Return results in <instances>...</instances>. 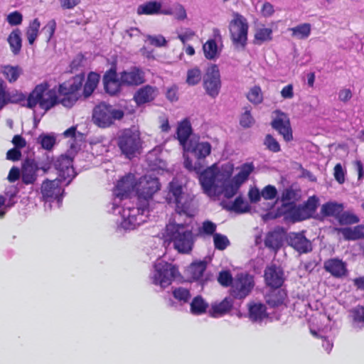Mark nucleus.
Wrapping results in <instances>:
<instances>
[{
  "label": "nucleus",
  "instance_id": "1",
  "mask_svg": "<svg viewBox=\"0 0 364 364\" xmlns=\"http://www.w3.org/2000/svg\"><path fill=\"white\" fill-rule=\"evenodd\" d=\"M85 80L84 74L76 75L70 80L59 84L58 90L55 87L48 90L47 83H41L35 87L28 95L26 107L34 108L38 104L41 109L48 111L56 105L72 107L80 97L81 90Z\"/></svg>",
  "mask_w": 364,
  "mask_h": 364
},
{
  "label": "nucleus",
  "instance_id": "2",
  "mask_svg": "<svg viewBox=\"0 0 364 364\" xmlns=\"http://www.w3.org/2000/svg\"><path fill=\"white\" fill-rule=\"evenodd\" d=\"M161 185L158 178L151 175L141 177L136 186L138 198L136 206L129 202L122 207L120 226L125 230H132L146 221L149 212V200L160 189Z\"/></svg>",
  "mask_w": 364,
  "mask_h": 364
},
{
  "label": "nucleus",
  "instance_id": "3",
  "mask_svg": "<svg viewBox=\"0 0 364 364\" xmlns=\"http://www.w3.org/2000/svg\"><path fill=\"white\" fill-rule=\"evenodd\" d=\"M197 236L187 223H177L175 221H170L163 233L164 240L172 242L173 247L183 254L192 251Z\"/></svg>",
  "mask_w": 364,
  "mask_h": 364
},
{
  "label": "nucleus",
  "instance_id": "4",
  "mask_svg": "<svg viewBox=\"0 0 364 364\" xmlns=\"http://www.w3.org/2000/svg\"><path fill=\"white\" fill-rule=\"evenodd\" d=\"M166 200L176 205V211L180 215H185L190 218L194 215L193 197L183 191V186L177 180L173 179L170 182Z\"/></svg>",
  "mask_w": 364,
  "mask_h": 364
},
{
  "label": "nucleus",
  "instance_id": "5",
  "mask_svg": "<svg viewBox=\"0 0 364 364\" xmlns=\"http://www.w3.org/2000/svg\"><path fill=\"white\" fill-rule=\"evenodd\" d=\"M181 276L178 267L164 260H157L150 274L151 283L164 289Z\"/></svg>",
  "mask_w": 364,
  "mask_h": 364
},
{
  "label": "nucleus",
  "instance_id": "6",
  "mask_svg": "<svg viewBox=\"0 0 364 364\" xmlns=\"http://www.w3.org/2000/svg\"><path fill=\"white\" fill-rule=\"evenodd\" d=\"M124 113L122 110L115 109L113 106L101 102L96 105L92 110V122L100 128H107L112 126L116 120L123 118Z\"/></svg>",
  "mask_w": 364,
  "mask_h": 364
},
{
  "label": "nucleus",
  "instance_id": "7",
  "mask_svg": "<svg viewBox=\"0 0 364 364\" xmlns=\"http://www.w3.org/2000/svg\"><path fill=\"white\" fill-rule=\"evenodd\" d=\"M136 186L133 176H127L120 179L113 191L114 198L112 203V210L109 212L122 215V208H120V204L124 199L129 198V194L136 188Z\"/></svg>",
  "mask_w": 364,
  "mask_h": 364
},
{
  "label": "nucleus",
  "instance_id": "8",
  "mask_svg": "<svg viewBox=\"0 0 364 364\" xmlns=\"http://www.w3.org/2000/svg\"><path fill=\"white\" fill-rule=\"evenodd\" d=\"M117 145L127 158L132 159L141 147V139L139 132L131 129L123 130L118 136Z\"/></svg>",
  "mask_w": 364,
  "mask_h": 364
},
{
  "label": "nucleus",
  "instance_id": "9",
  "mask_svg": "<svg viewBox=\"0 0 364 364\" xmlns=\"http://www.w3.org/2000/svg\"><path fill=\"white\" fill-rule=\"evenodd\" d=\"M63 181L55 178L54 180L46 179L41 185V194L45 202L46 208L51 209V203L56 202L58 207L60 206L65 191L60 183Z\"/></svg>",
  "mask_w": 364,
  "mask_h": 364
},
{
  "label": "nucleus",
  "instance_id": "10",
  "mask_svg": "<svg viewBox=\"0 0 364 364\" xmlns=\"http://www.w3.org/2000/svg\"><path fill=\"white\" fill-rule=\"evenodd\" d=\"M45 163H50V168L53 166L58 171V179L63 181L68 180L66 186L69 185L76 176L73 166V158L70 156L62 154L55 159L47 157Z\"/></svg>",
  "mask_w": 364,
  "mask_h": 364
},
{
  "label": "nucleus",
  "instance_id": "11",
  "mask_svg": "<svg viewBox=\"0 0 364 364\" xmlns=\"http://www.w3.org/2000/svg\"><path fill=\"white\" fill-rule=\"evenodd\" d=\"M248 23L247 20L240 14L230 23V38L237 48L245 49L247 45Z\"/></svg>",
  "mask_w": 364,
  "mask_h": 364
},
{
  "label": "nucleus",
  "instance_id": "12",
  "mask_svg": "<svg viewBox=\"0 0 364 364\" xmlns=\"http://www.w3.org/2000/svg\"><path fill=\"white\" fill-rule=\"evenodd\" d=\"M253 277L247 274H237L230 289V295L237 299H242L250 294L254 287Z\"/></svg>",
  "mask_w": 364,
  "mask_h": 364
},
{
  "label": "nucleus",
  "instance_id": "13",
  "mask_svg": "<svg viewBox=\"0 0 364 364\" xmlns=\"http://www.w3.org/2000/svg\"><path fill=\"white\" fill-rule=\"evenodd\" d=\"M50 168V163H38L35 159H26L22 165L21 180L25 184H33L37 179L36 172L42 170L46 173Z\"/></svg>",
  "mask_w": 364,
  "mask_h": 364
},
{
  "label": "nucleus",
  "instance_id": "14",
  "mask_svg": "<svg viewBox=\"0 0 364 364\" xmlns=\"http://www.w3.org/2000/svg\"><path fill=\"white\" fill-rule=\"evenodd\" d=\"M203 87L210 97L215 98L221 88L220 74L218 66L215 64L208 68L203 77Z\"/></svg>",
  "mask_w": 364,
  "mask_h": 364
},
{
  "label": "nucleus",
  "instance_id": "15",
  "mask_svg": "<svg viewBox=\"0 0 364 364\" xmlns=\"http://www.w3.org/2000/svg\"><path fill=\"white\" fill-rule=\"evenodd\" d=\"M224 173L225 171H220L214 168L213 166L203 170L199 175V181L204 192L210 194L213 191L214 193L218 183L224 178Z\"/></svg>",
  "mask_w": 364,
  "mask_h": 364
},
{
  "label": "nucleus",
  "instance_id": "16",
  "mask_svg": "<svg viewBox=\"0 0 364 364\" xmlns=\"http://www.w3.org/2000/svg\"><path fill=\"white\" fill-rule=\"evenodd\" d=\"M102 83L105 92L109 96H117L122 92V87L124 86L121 83V77L117 75V67L115 65L111 66L103 75Z\"/></svg>",
  "mask_w": 364,
  "mask_h": 364
},
{
  "label": "nucleus",
  "instance_id": "17",
  "mask_svg": "<svg viewBox=\"0 0 364 364\" xmlns=\"http://www.w3.org/2000/svg\"><path fill=\"white\" fill-rule=\"evenodd\" d=\"M286 241L288 245L291 247L294 250L301 254H307L313 250L311 242L307 239L304 235V232H290L286 237Z\"/></svg>",
  "mask_w": 364,
  "mask_h": 364
},
{
  "label": "nucleus",
  "instance_id": "18",
  "mask_svg": "<svg viewBox=\"0 0 364 364\" xmlns=\"http://www.w3.org/2000/svg\"><path fill=\"white\" fill-rule=\"evenodd\" d=\"M231 172L225 171L223 180L218 183V188H215V195L219 196L223 194L225 198L229 199L232 198L237 193L242 185L238 181L233 177L230 179Z\"/></svg>",
  "mask_w": 364,
  "mask_h": 364
},
{
  "label": "nucleus",
  "instance_id": "19",
  "mask_svg": "<svg viewBox=\"0 0 364 364\" xmlns=\"http://www.w3.org/2000/svg\"><path fill=\"white\" fill-rule=\"evenodd\" d=\"M275 112L277 117L272 121V127L282 135L284 141H291L293 139L292 129L288 116L279 109L276 110Z\"/></svg>",
  "mask_w": 364,
  "mask_h": 364
},
{
  "label": "nucleus",
  "instance_id": "20",
  "mask_svg": "<svg viewBox=\"0 0 364 364\" xmlns=\"http://www.w3.org/2000/svg\"><path fill=\"white\" fill-rule=\"evenodd\" d=\"M121 83L127 87H136L145 82V73L139 67L133 66L119 73Z\"/></svg>",
  "mask_w": 364,
  "mask_h": 364
},
{
  "label": "nucleus",
  "instance_id": "21",
  "mask_svg": "<svg viewBox=\"0 0 364 364\" xmlns=\"http://www.w3.org/2000/svg\"><path fill=\"white\" fill-rule=\"evenodd\" d=\"M185 151L196 159H205L210 154L211 145L209 142H199L198 139L191 138L184 146Z\"/></svg>",
  "mask_w": 364,
  "mask_h": 364
},
{
  "label": "nucleus",
  "instance_id": "22",
  "mask_svg": "<svg viewBox=\"0 0 364 364\" xmlns=\"http://www.w3.org/2000/svg\"><path fill=\"white\" fill-rule=\"evenodd\" d=\"M264 277L265 284L269 287H281L284 282V271L276 264L265 268Z\"/></svg>",
  "mask_w": 364,
  "mask_h": 364
},
{
  "label": "nucleus",
  "instance_id": "23",
  "mask_svg": "<svg viewBox=\"0 0 364 364\" xmlns=\"http://www.w3.org/2000/svg\"><path fill=\"white\" fill-rule=\"evenodd\" d=\"M158 94L156 87L146 85L139 88L134 95V100L138 106L153 101Z\"/></svg>",
  "mask_w": 364,
  "mask_h": 364
},
{
  "label": "nucleus",
  "instance_id": "24",
  "mask_svg": "<svg viewBox=\"0 0 364 364\" xmlns=\"http://www.w3.org/2000/svg\"><path fill=\"white\" fill-rule=\"evenodd\" d=\"M323 268L327 272L337 278L346 276L348 272L346 264L338 258L326 260L323 264Z\"/></svg>",
  "mask_w": 364,
  "mask_h": 364
},
{
  "label": "nucleus",
  "instance_id": "25",
  "mask_svg": "<svg viewBox=\"0 0 364 364\" xmlns=\"http://www.w3.org/2000/svg\"><path fill=\"white\" fill-rule=\"evenodd\" d=\"M232 306L233 299L230 296H227L220 302L212 303L209 309V314L213 318H217L228 314Z\"/></svg>",
  "mask_w": 364,
  "mask_h": 364
},
{
  "label": "nucleus",
  "instance_id": "26",
  "mask_svg": "<svg viewBox=\"0 0 364 364\" xmlns=\"http://www.w3.org/2000/svg\"><path fill=\"white\" fill-rule=\"evenodd\" d=\"M248 316L254 323H261L268 318L267 307L262 303H250L248 304Z\"/></svg>",
  "mask_w": 364,
  "mask_h": 364
},
{
  "label": "nucleus",
  "instance_id": "27",
  "mask_svg": "<svg viewBox=\"0 0 364 364\" xmlns=\"http://www.w3.org/2000/svg\"><path fill=\"white\" fill-rule=\"evenodd\" d=\"M269 293L265 296L267 304L271 307H277L283 304L287 298V291L280 287H271Z\"/></svg>",
  "mask_w": 364,
  "mask_h": 364
},
{
  "label": "nucleus",
  "instance_id": "28",
  "mask_svg": "<svg viewBox=\"0 0 364 364\" xmlns=\"http://www.w3.org/2000/svg\"><path fill=\"white\" fill-rule=\"evenodd\" d=\"M336 230L341 233L346 240H357L364 238V225H359L354 228H337Z\"/></svg>",
  "mask_w": 364,
  "mask_h": 364
},
{
  "label": "nucleus",
  "instance_id": "29",
  "mask_svg": "<svg viewBox=\"0 0 364 364\" xmlns=\"http://www.w3.org/2000/svg\"><path fill=\"white\" fill-rule=\"evenodd\" d=\"M162 6V1L150 0L138 6L136 13L138 15H159Z\"/></svg>",
  "mask_w": 364,
  "mask_h": 364
},
{
  "label": "nucleus",
  "instance_id": "30",
  "mask_svg": "<svg viewBox=\"0 0 364 364\" xmlns=\"http://www.w3.org/2000/svg\"><path fill=\"white\" fill-rule=\"evenodd\" d=\"M207 262L205 261H198L192 262L188 267L187 272L190 274L191 279L194 281L200 280L201 284L204 285L207 282L203 279V275L206 269Z\"/></svg>",
  "mask_w": 364,
  "mask_h": 364
},
{
  "label": "nucleus",
  "instance_id": "31",
  "mask_svg": "<svg viewBox=\"0 0 364 364\" xmlns=\"http://www.w3.org/2000/svg\"><path fill=\"white\" fill-rule=\"evenodd\" d=\"M223 208L229 211H233L236 213H244L250 210L249 204L245 201L241 196H237L233 202H221Z\"/></svg>",
  "mask_w": 364,
  "mask_h": 364
},
{
  "label": "nucleus",
  "instance_id": "32",
  "mask_svg": "<svg viewBox=\"0 0 364 364\" xmlns=\"http://www.w3.org/2000/svg\"><path fill=\"white\" fill-rule=\"evenodd\" d=\"M191 133L192 127L188 119L186 118L178 123L176 134L177 139L181 145L184 146L188 143V139Z\"/></svg>",
  "mask_w": 364,
  "mask_h": 364
},
{
  "label": "nucleus",
  "instance_id": "33",
  "mask_svg": "<svg viewBox=\"0 0 364 364\" xmlns=\"http://www.w3.org/2000/svg\"><path fill=\"white\" fill-rule=\"evenodd\" d=\"M11 50L14 55L21 53L22 47L21 31L19 28L14 29L7 38Z\"/></svg>",
  "mask_w": 364,
  "mask_h": 364
},
{
  "label": "nucleus",
  "instance_id": "34",
  "mask_svg": "<svg viewBox=\"0 0 364 364\" xmlns=\"http://www.w3.org/2000/svg\"><path fill=\"white\" fill-rule=\"evenodd\" d=\"M208 307V303L200 295L195 296L190 303V311L196 316L206 313Z\"/></svg>",
  "mask_w": 364,
  "mask_h": 364
},
{
  "label": "nucleus",
  "instance_id": "35",
  "mask_svg": "<svg viewBox=\"0 0 364 364\" xmlns=\"http://www.w3.org/2000/svg\"><path fill=\"white\" fill-rule=\"evenodd\" d=\"M343 205L336 202H328L324 203L321 210V213L326 217H336L339 218L341 213L343 210Z\"/></svg>",
  "mask_w": 364,
  "mask_h": 364
},
{
  "label": "nucleus",
  "instance_id": "36",
  "mask_svg": "<svg viewBox=\"0 0 364 364\" xmlns=\"http://www.w3.org/2000/svg\"><path fill=\"white\" fill-rule=\"evenodd\" d=\"M100 75L95 72H90L88 74L87 81L83 87V96L85 98L89 97L97 87L100 82Z\"/></svg>",
  "mask_w": 364,
  "mask_h": 364
},
{
  "label": "nucleus",
  "instance_id": "37",
  "mask_svg": "<svg viewBox=\"0 0 364 364\" xmlns=\"http://www.w3.org/2000/svg\"><path fill=\"white\" fill-rule=\"evenodd\" d=\"M264 242L266 247L278 250L282 245V238L278 231H269L267 233Z\"/></svg>",
  "mask_w": 364,
  "mask_h": 364
},
{
  "label": "nucleus",
  "instance_id": "38",
  "mask_svg": "<svg viewBox=\"0 0 364 364\" xmlns=\"http://www.w3.org/2000/svg\"><path fill=\"white\" fill-rule=\"evenodd\" d=\"M353 327L361 329L364 327V307L358 306L350 311Z\"/></svg>",
  "mask_w": 364,
  "mask_h": 364
},
{
  "label": "nucleus",
  "instance_id": "39",
  "mask_svg": "<svg viewBox=\"0 0 364 364\" xmlns=\"http://www.w3.org/2000/svg\"><path fill=\"white\" fill-rule=\"evenodd\" d=\"M204 56L207 60H215L220 55L215 39H209L203 46Z\"/></svg>",
  "mask_w": 364,
  "mask_h": 364
},
{
  "label": "nucleus",
  "instance_id": "40",
  "mask_svg": "<svg viewBox=\"0 0 364 364\" xmlns=\"http://www.w3.org/2000/svg\"><path fill=\"white\" fill-rule=\"evenodd\" d=\"M311 26L310 23H304L290 28L291 36L299 40L306 39L311 34Z\"/></svg>",
  "mask_w": 364,
  "mask_h": 364
},
{
  "label": "nucleus",
  "instance_id": "41",
  "mask_svg": "<svg viewBox=\"0 0 364 364\" xmlns=\"http://www.w3.org/2000/svg\"><path fill=\"white\" fill-rule=\"evenodd\" d=\"M2 73L7 80L12 83L15 82L19 76L23 74V70L18 65H6L2 67Z\"/></svg>",
  "mask_w": 364,
  "mask_h": 364
},
{
  "label": "nucleus",
  "instance_id": "42",
  "mask_svg": "<svg viewBox=\"0 0 364 364\" xmlns=\"http://www.w3.org/2000/svg\"><path fill=\"white\" fill-rule=\"evenodd\" d=\"M255 166L253 163H245L241 166L240 171L234 176L236 181L241 184L248 179L250 173L254 171Z\"/></svg>",
  "mask_w": 364,
  "mask_h": 364
},
{
  "label": "nucleus",
  "instance_id": "43",
  "mask_svg": "<svg viewBox=\"0 0 364 364\" xmlns=\"http://www.w3.org/2000/svg\"><path fill=\"white\" fill-rule=\"evenodd\" d=\"M290 215L294 221H301L312 217L301 205H295L289 210Z\"/></svg>",
  "mask_w": 364,
  "mask_h": 364
},
{
  "label": "nucleus",
  "instance_id": "44",
  "mask_svg": "<svg viewBox=\"0 0 364 364\" xmlns=\"http://www.w3.org/2000/svg\"><path fill=\"white\" fill-rule=\"evenodd\" d=\"M37 142L41 145V147L46 150H50L56 142V139L53 133H42L37 138Z\"/></svg>",
  "mask_w": 364,
  "mask_h": 364
},
{
  "label": "nucleus",
  "instance_id": "45",
  "mask_svg": "<svg viewBox=\"0 0 364 364\" xmlns=\"http://www.w3.org/2000/svg\"><path fill=\"white\" fill-rule=\"evenodd\" d=\"M298 194L291 187L284 188L282 193L280 200L284 207L289 205H294V200L296 199Z\"/></svg>",
  "mask_w": 364,
  "mask_h": 364
},
{
  "label": "nucleus",
  "instance_id": "46",
  "mask_svg": "<svg viewBox=\"0 0 364 364\" xmlns=\"http://www.w3.org/2000/svg\"><path fill=\"white\" fill-rule=\"evenodd\" d=\"M204 161L205 159H196L194 164H193L192 159L189 156H185L184 167L190 171H194L197 173H200L204 170Z\"/></svg>",
  "mask_w": 364,
  "mask_h": 364
},
{
  "label": "nucleus",
  "instance_id": "47",
  "mask_svg": "<svg viewBox=\"0 0 364 364\" xmlns=\"http://www.w3.org/2000/svg\"><path fill=\"white\" fill-rule=\"evenodd\" d=\"M172 294L181 304L188 303L191 298L190 291L183 287L175 288L172 291Z\"/></svg>",
  "mask_w": 364,
  "mask_h": 364
},
{
  "label": "nucleus",
  "instance_id": "48",
  "mask_svg": "<svg viewBox=\"0 0 364 364\" xmlns=\"http://www.w3.org/2000/svg\"><path fill=\"white\" fill-rule=\"evenodd\" d=\"M248 100L254 105H259L263 101V95L259 86H254L247 95Z\"/></svg>",
  "mask_w": 364,
  "mask_h": 364
},
{
  "label": "nucleus",
  "instance_id": "49",
  "mask_svg": "<svg viewBox=\"0 0 364 364\" xmlns=\"http://www.w3.org/2000/svg\"><path fill=\"white\" fill-rule=\"evenodd\" d=\"M213 243L215 248L218 250H224L230 245L228 237L220 233L213 235Z\"/></svg>",
  "mask_w": 364,
  "mask_h": 364
},
{
  "label": "nucleus",
  "instance_id": "50",
  "mask_svg": "<svg viewBox=\"0 0 364 364\" xmlns=\"http://www.w3.org/2000/svg\"><path fill=\"white\" fill-rule=\"evenodd\" d=\"M19 192V188L16 186H11L8 187L5 191L6 199H8L7 203L5 205V208H10L14 206L16 203L15 200L17 194Z\"/></svg>",
  "mask_w": 364,
  "mask_h": 364
},
{
  "label": "nucleus",
  "instance_id": "51",
  "mask_svg": "<svg viewBox=\"0 0 364 364\" xmlns=\"http://www.w3.org/2000/svg\"><path fill=\"white\" fill-rule=\"evenodd\" d=\"M255 40L259 43L272 40V29L269 28H258L255 34Z\"/></svg>",
  "mask_w": 364,
  "mask_h": 364
},
{
  "label": "nucleus",
  "instance_id": "52",
  "mask_svg": "<svg viewBox=\"0 0 364 364\" xmlns=\"http://www.w3.org/2000/svg\"><path fill=\"white\" fill-rule=\"evenodd\" d=\"M201 80V71L198 68L190 69L187 72L186 82L188 85L194 86Z\"/></svg>",
  "mask_w": 364,
  "mask_h": 364
},
{
  "label": "nucleus",
  "instance_id": "53",
  "mask_svg": "<svg viewBox=\"0 0 364 364\" xmlns=\"http://www.w3.org/2000/svg\"><path fill=\"white\" fill-rule=\"evenodd\" d=\"M218 282L223 287H232L234 278L229 270H222L218 274Z\"/></svg>",
  "mask_w": 364,
  "mask_h": 364
},
{
  "label": "nucleus",
  "instance_id": "54",
  "mask_svg": "<svg viewBox=\"0 0 364 364\" xmlns=\"http://www.w3.org/2000/svg\"><path fill=\"white\" fill-rule=\"evenodd\" d=\"M264 145L266 146L268 150L274 153H277L281 151L279 142L269 134L265 136Z\"/></svg>",
  "mask_w": 364,
  "mask_h": 364
},
{
  "label": "nucleus",
  "instance_id": "55",
  "mask_svg": "<svg viewBox=\"0 0 364 364\" xmlns=\"http://www.w3.org/2000/svg\"><path fill=\"white\" fill-rule=\"evenodd\" d=\"M303 208L312 216L318 205V198L316 196L309 197L306 201L301 204Z\"/></svg>",
  "mask_w": 364,
  "mask_h": 364
},
{
  "label": "nucleus",
  "instance_id": "56",
  "mask_svg": "<svg viewBox=\"0 0 364 364\" xmlns=\"http://www.w3.org/2000/svg\"><path fill=\"white\" fill-rule=\"evenodd\" d=\"M359 220V218L357 215L348 212L341 213L338 218L341 225H352L358 223Z\"/></svg>",
  "mask_w": 364,
  "mask_h": 364
},
{
  "label": "nucleus",
  "instance_id": "57",
  "mask_svg": "<svg viewBox=\"0 0 364 364\" xmlns=\"http://www.w3.org/2000/svg\"><path fill=\"white\" fill-rule=\"evenodd\" d=\"M254 122L255 120L250 114V110L246 108L245 112L241 115L240 124L244 128H249Z\"/></svg>",
  "mask_w": 364,
  "mask_h": 364
},
{
  "label": "nucleus",
  "instance_id": "58",
  "mask_svg": "<svg viewBox=\"0 0 364 364\" xmlns=\"http://www.w3.org/2000/svg\"><path fill=\"white\" fill-rule=\"evenodd\" d=\"M215 230L216 225L210 220H205L203 223L202 227L199 228V233L213 235L215 233Z\"/></svg>",
  "mask_w": 364,
  "mask_h": 364
},
{
  "label": "nucleus",
  "instance_id": "59",
  "mask_svg": "<svg viewBox=\"0 0 364 364\" xmlns=\"http://www.w3.org/2000/svg\"><path fill=\"white\" fill-rule=\"evenodd\" d=\"M6 21L11 26H18L21 24L23 16L19 11H15L7 16Z\"/></svg>",
  "mask_w": 364,
  "mask_h": 364
},
{
  "label": "nucleus",
  "instance_id": "60",
  "mask_svg": "<svg viewBox=\"0 0 364 364\" xmlns=\"http://www.w3.org/2000/svg\"><path fill=\"white\" fill-rule=\"evenodd\" d=\"M277 190L272 185H267L262 190V196L265 200H272L276 198Z\"/></svg>",
  "mask_w": 364,
  "mask_h": 364
},
{
  "label": "nucleus",
  "instance_id": "61",
  "mask_svg": "<svg viewBox=\"0 0 364 364\" xmlns=\"http://www.w3.org/2000/svg\"><path fill=\"white\" fill-rule=\"evenodd\" d=\"M173 16L178 21L185 20L187 18V14L184 6L179 3L174 4V12Z\"/></svg>",
  "mask_w": 364,
  "mask_h": 364
},
{
  "label": "nucleus",
  "instance_id": "62",
  "mask_svg": "<svg viewBox=\"0 0 364 364\" xmlns=\"http://www.w3.org/2000/svg\"><path fill=\"white\" fill-rule=\"evenodd\" d=\"M85 60L84 55L82 53H78L71 61L70 64V71H77L80 67L82 66V63Z\"/></svg>",
  "mask_w": 364,
  "mask_h": 364
},
{
  "label": "nucleus",
  "instance_id": "63",
  "mask_svg": "<svg viewBox=\"0 0 364 364\" xmlns=\"http://www.w3.org/2000/svg\"><path fill=\"white\" fill-rule=\"evenodd\" d=\"M148 39L150 42V43L153 46H155L156 47H162L165 46L167 43L166 40L165 38L161 36H148Z\"/></svg>",
  "mask_w": 364,
  "mask_h": 364
},
{
  "label": "nucleus",
  "instance_id": "64",
  "mask_svg": "<svg viewBox=\"0 0 364 364\" xmlns=\"http://www.w3.org/2000/svg\"><path fill=\"white\" fill-rule=\"evenodd\" d=\"M25 99V95L22 93H16L11 94L6 93V97H5V105L11 102V103H18L20 102Z\"/></svg>",
  "mask_w": 364,
  "mask_h": 364
}]
</instances>
